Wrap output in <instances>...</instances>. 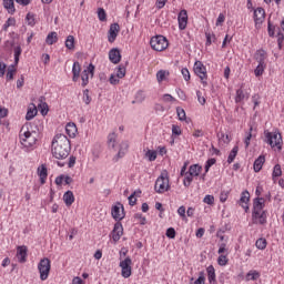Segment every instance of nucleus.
I'll use <instances>...</instances> for the list:
<instances>
[{"label": "nucleus", "mask_w": 284, "mask_h": 284, "mask_svg": "<svg viewBox=\"0 0 284 284\" xmlns=\"http://www.w3.org/2000/svg\"><path fill=\"white\" fill-rule=\"evenodd\" d=\"M70 140L65 134H57L51 144V152L54 159H68L70 156Z\"/></svg>", "instance_id": "f257e3e1"}, {"label": "nucleus", "mask_w": 284, "mask_h": 284, "mask_svg": "<svg viewBox=\"0 0 284 284\" xmlns=\"http://www.w3.org/2000/svg\"><path fill=\"white\" fill-rule=\"evenodd\" d=\"M265 199L271 201L272 193L268 192L265 197H255L253 201L252 220L253 223L258 225H265V223H267V213L263 211L265 207Z\"/></svg>", "instance_id": "f03ea898"}, {"label": "nucleus", "mask_w": 284, "mask_h": 284, "mask_svg": "<svg viewBox=\"0 0 284 284\" xmlns=\"http://www.w3.org/2000/svg\"><path fill=\"white\" fill-rule=\"evenodd\" d=\"M37 136H39V134L37 131L30 130V124L23 125L19 133L20 143L27 150H30V148H34L37 145Z\"/></svg>", "instance_id": "7ed1b4c3"}, {"label": "nucleus", "mask_w": 284, "mask_h": 284, "mask_svg": "<svg viewBox=\"0 0 284 284\" xmlns=\"http://www.w3.org/2000/svg\"><path fill=\"white\" fill-rule=\"evenodd\" d=\"M154 190L158 194H165V192L170 190V178L168 176V172H162L156 179Z\"/></svg>", "instance_id": "20e7f679"}, {"label": "nucleus", "mask_w": 284, "mask_h": 284, "mask_svg": "<svg viewBox=\"0 0 284 284\" xmlns=\"http://www.w3.org/2000/svg\"><path fill=\"white\" fill-rule=\"evenodd\" d=\"M150 45L152 50H155V52H163V50H168L170 43L168 42V38L163 36H155L151 38Z\"/></svg>", "instance_id": "39448f33"}, {"label": "nucleus", "mask_w": 284, "mask_h": 284, "mask_svg": "<svg viewBox=\"0 0 284 284\" xmlns=\"http://www.w3.org/2000/svg\"><path fill=\"white\" fill-rule=\"evenodd\" d=\"M52 267V264L50 262V258L44 257L40 260L38 263V271L40 274V280L48 281V276H50V270Z\"/></svg>", "instance_id": "423d86ee"}, {"label": "nucleus", "mask_w": 284, "mask_h": 284, "mask_svg": "<svg viewBox=\"0 0 284 284\" xmlns=\"http://www.w3.org/2000/svg\"><path fill=\"white\" fill-rule=\"evenodd\" d=\"M193 70L196 77L201 79L203 88H207V68L203 65V62L195 61Z\"/></svg>", "instance_id": "0eeeda50"}, {"label": "nucleus", "mask_w": 284, "mask_h": 284, "mask_svg": "<svg viewBox=\"0 0 284 284\" xmlns=\"http://www.w3.org/2000/svg\"><path fill=\"white\" fill-rule=\"evenodd\" d=\"M120 267L123 278H130L132 276V258L130 256L120 262Z\"/></svg>", "instance_id": "6e6552de"}, {"label": "nucleus", "mask_w": 284, "mask_h": 284, "mask_svg": "<svg viewBox=\"0 0 284 284\" xmlns=\"http://www.w3.org/2000/svg\"><path fill=\"white\" fill-rule=\"evenodd\" d=\"M90 75L91 78L94 77V64L92 63H90L88 68L82 71V88H85V85L90 83Z\"/></svg>", "instance_id": "1a4fd4ad"}, {"label": "nucleus", "mask_w": 284, "mask_h": 284, "mask_svg": "<svg viewBox=\"0 0 284 284\" xmlns=\"http://www.w3.org/2000/svg\"><path fill=\"white\" fill-rule=\"evenodd\" d=\"M111 214L115 221H123V219H125L123 204L121 203L115 204L111 210Z\"/></svg>", "instance_id": "9d476101"}, {"label": "nucleus", "mask_w": 284, "mask_h": 284, "mask_svg": "<svg viewBox=\"0 0 284 284\" xmlns=\"http://www.w3.org/2000/svg\"><path fill=\"white\" fill-rule=\"evenodd\" d=\"M122 236H123V224H121V222H116L111 232V239L113 240L114 243H119Z\"/></svg>", "instance_id": "9b49d317"}, {"label": "nucleus", "mask_w": 284, "mask_h": 284, "mask_svg": "<svg viewBox=\"0 0 284 284\" xmlns=\"http://www.w3.org/2000/svg\"><path fill=\"white\" fill-rule=\"evenodd\" d=\"M266 141L271 145V148H278L281 145L282 139L280 133H266Z\"/></svg>", "instance_id": "f8f14e48"}, {"label": "nucleus", "mask_w": 284, "mask_h": 284, "mask_svg": "<svg viewBox=\"0 0 284 284\" xmlns=\"http://www.w3.org/2000/svg\"><path fill=\"white\" fill-rule=\"evenodd\" d=\"M119 32H121V27L119 23H113L110 26L108 41L109 43H114L116 41V37H119Z\"/></svg>", "instance_id": "ddd939ff"}, {"label": "nucleus", "mask_w": 284, "mask_h": 284, "mask_svg": "<svg viewBox=\"0 0 284 284\" xmlns=\"http://www.w3.org/2000/svg\"><path fill=\"white\" fill-rule=\"evenodd\" d=\"M130 148V144H128L126 141H123L120 143V148L115 156L113 158V163H119L120 159H123L125 154H128V149Z\"/></svg>", "instance_id": "4468645a"}, {"label": "nucleus", "mask_w": 284, "mask_h": 284, "mask_svg": "<svg viewBox=\"0 0 284 284\" xmlns=\"http://www.w3.org/2000/svg\"><path fill=\"white\" fill-rule=\"evenodd\" d=\"M16 256L20 263H26L28 261V246H18Z\"/></svg>", "instance_id": "2eb2a0df"}, {"label": "nucleus", "mask_w": 284, "mask_h": 284, "mask_svg": "<svg viewBox=\"0 0 284 284\" xmlns=\"http://www.w3.org/2000/svg\"><path fill=\"white\" fill-rule=\"evenodd\" d=\"M179 28L185 30L187 28V10L183 9L178 16Z\"/></svg>", "instance_id": "dca6fc26"}, {"label": "nucleus", "mask_w": 284, "mask_h": 284, "mask_svg": "<svg viewBox=\"0 0 284 284\" xmlns=\"http://www.w3.org/2000/svg\"><path fill=\"white\" fill-rule=\"evenodd\" d=\"M265 21V9L257 8L254 10V22L255 26H261Z\"/></svg>", "instance_id": "f3484780"}, {"label": "nucleus", "mask_w": 284, "mask_h": 284, "mask_svg": "<svg viewBox=\"0 0 284 284\" xmlns=\"http://www.w3.org/2000/svg\"><path fill=\"white\" fill-rule=\"evenodd\" d=\"M37 174L40 178L41 185H45V181L48 180V166L42 164L38 168Z\"/></svg>", "instance_id": "a211bd4d"}, {"label": "nucleus", "mask_w": 284, "mask_h": 284, "mask_svg": "<svg viewBox=\"0 0 284 284\" xmlns=\"http://www.w3.org/2000/svg\"><path fill=\"white\" fill-rule=\"evenodd\" d=\"M247 99H250V93L245 92L243 87L236 90L235 103H243V101H247Z\"/></svg>", "instance_id": "6ab92c4d"}, {"label": "nucleus", "mask_w": 284, "mask_h": 284, "mask_svg": "<svg viewBox=\"0 0 284 284\" xmlns=\"http://www.w3.org/2000/svg\"><path fill=\"white\" fill-rule=\"evenodd\" d=\"M109 59L111 61V63H120L121 62V51H119V49H111L109 51Z\"/></svg>", "instance_id": "aec40b11"}, {"label": "nucleus", "mask_w": 284, "mask_h": 284, "mask_svg": "<svg viewBox=\"0 0 284 284\" xmlns=\"http://www.w3.org/2000/svg\"><path fill=\"white\" fill-rule=\"evenodd\" d=\"M72 74V81L77 83V81H79V77H81V63H79V61L73 62Z\"/></svg>", "instance_id": "412c9836"}, {"label": "nucleus", "mask_w": 284, "mask_h": 284, "mask_svg": "<svg viewBox=\"0 0 284 284\" xmlns=\"http://www.w3.org/2000/svg\"><path fill=\"white\" fill-rule=\"evenodd\" d=\"M247 203H250V192L244 191L241 194L240 205H242V207H243V210H245V212H247V210H250V206L247 205Z\"/></svg>", "instance_id": "4be33fe9"}, {"label": "nucleus", "mask_w": 284, "mask_h": 284, "mask_svg": "<svg viewBox=\"0 0 284 284\" xmlns=\"http://www.w3.org/2000/svg\"><path fill=\"white\" fill-rule=\"evenodd\" d=\"M207 272V278L210 284H216V270H214L213 265H210L206 268Z\"/></svg>", "instance_id": "5701e85b"}, {"label": "nucleus", "mask_w": 284, "mask_h": 284, "mask_svg": "<svg viewBox=\"0 0 284 284\" xmlns=\"http://www.w3.org/2000/svg\"><path fill=\"white\" fill-rule=\"evenodd\" d=\"M65 132L68 136H70L71 139H74L77 136V124H74L73 122H69L65 125Z\"/></svg>", "instance_id": "b1692460"}, {"label": "nucleus", "mask_w": 284, "mask_h": 284, "mask_svg": "<svg viewBox=\"0 0 284 284\" xmlns=\"http://www.w3.org/2000/svg\"><path fill=\"white\" fill-rule=\"evenodd\" d=\"M267 59V51L260 49L255 52V60L257 61V63H264L265 64V60Z\"/></svg>", "instance_id": "393cba45"}, {"label": "nucleus", "mask_w": 284, "mask_h": 284, "mask_svg": "<svg viewBox=\"0 0 284 284\" xmlns=\"http://www.w3.org/2000/svg\"><path fill=\"white\" fill-rule=\"evenodd\" d=\"M265 164V155H260L253 164L254 172H258L260 170H263V165Z\"/></svg>", "instance_id": "a878e982"}, {"label": "nucleus", "mask_w": 284, "mask_h": 284, "mask_svg": "<svg viewBox=\"0 0 284 284\" xmlns=\"http://www.w3.org/2000/svg\"><path fill=\"white\" fill-rule=\"evenodd\" d=\"M3 8L9 14H14L17 9L14 8V0H3Z\"/></svg>", "instance_id": "bb28decb"}, {"label": "nucleus", "mask_w": 284, "mask_h": 284, "mask_svg": "<svg viewBox=\"0 0 284 284\" xmlns=\"http://www.w3.org/2000/svg\"><path fill=\"white\" fill-rule=\"evenodd\" d=\"M63 201L68 207L74 203V193L72 191H67L63 194Z\"/></svg>", "instance_id": "cd10ccee"}, {"label": "nucleus", "mask_w": 284, "mask_h": 284, "mask_svg": "<svg viewBox=\"0 0 284 284\" xmlns=\"http://www.w3.org/2000/svg\"><path fill=\"white\" fill-rule=\"evenodd\" d=\"M201 170H203V168L199 164H192L189 169V174L193 175V176H199V174H201Z\"/></svg>", "instance_id": "c85d7f7f"}, {"label": "nucleus", "mask_w": 284, "mask_h": 284, "mask_svg": "<svg viewBox=\"0 0 284 284\" xmlns=\"http://www.w3.org/2000/svg\"><path fill=\"white\" fill-rule=\"evenodd\" d=\"M58 40L59 38H57V32L53 31L47 36L45 43H48V45H54Z\"/></svg>", "instance_id": "c756f323"}, {"label": "nucleus", "mask_w": 284, "mask_h": 284, "mask_svg": "<svg viewBox=\"0 0 284 284\" xmlns=\"http://www.w3.org/2000/svg\"><path fill=\"white\" fill-rule=\"evenodd\" d=\"M22 52H23V49H21V45H17L13 48L14 65H19V59H20Z\"/></svg>", "instance_id": "7c9ffc66"}, {"label": "nucleus", "mask_w": 284, "mask_h": 284, "mask_svg": "<svg viewBox=\"0 0 284 284\" xmlns=\"http://www.w3.org/2000/svg\"><path fill=\"white\" fill-rule=\"evenodd\" d=\"M166 77H170V71H165V70L158 71L156 73L158 83H163Z\"/></svg>", "instance_id": "2f4dec72"}, {"label": "nucleus", "mask_w": 284, "mask_h": 284, "mask_svg": "<svg viewBox=\"0 0 284 284\" xmlns=\"http://www.w3.org/2000/svg\"><path fill=\"white\" fill-rule=\"evenodd\" d=\"M108 145L113 150L116 148V134L114 132L108 135Z\"/></svg>", "instance_id": "473e14b6"}, {"label": "nucleus", "mask_w": 284, "mask_h": 284, "mask_svg": "<svg viewBox=\"0 0 284 284\" xmlns=\"http://www.w3.org/2000/svg\"><path fill=\"white\" fill-rule=\"evenodd\" d=\"M17 65L10 64L7 71V81H12V79H14V72H17L16 69Z\"/></svg>", "instance_id": "72a5a7b5"}, {"label": "nucleus", "mask_w": 284, "mask_h": 284, "mask_svg": "<svg viewBox=\"0 0 284 284\" xmlns=\"http://www.w3.org/2000/svg\"><path fill=\"white\" fill-rule=\"evenodd\" d=\"M192 181H194V175H191V173L186 172L183 180L184 187H190V185H192Z\"/></svg>", "instance_id": "f704fd0d"}, {"label": "nucleus", "mask_w": 284, "mask_h": 284, "mask_svg": "<svg viewBox=\"0 0 284 284\" xmlns=\"http://www.w3.org/2000/svg\"><path fill=\"white\" fill-rule=\"evenodd\" d=\"M236 154H239V146H234L227 158V163H234V160L236 159Z\"/></svg>", "instance_id": "c9c22d12"}, {"label": "nucleus", "mask_w": 284, "mask_h": 284, "mask_svg": "<svg viewBox=\"0 0 284 284\" xmlns=\"http://www.w3.org/2000/svg\"><path fill=\"white\" fill-rule=\"evenodd\" d=\"M12 26H17V19L14 18H9L4 24L2 26V30L4 32H8V28L12 27Z\"/></svg>", "instance_id": "e433bc0d"}, {"label": "nucleus", "mask_w": 284, "mask_h": 284, "mask_svg": "<svg viewBox=\"0 0 284 284\" xmlns=\"http://www.w3.org/2000/svg\"><path fill=\"white\" fill-rule=\"evenodd\" d=\"M125 65L120 64L115 70V75L118 79H123V77H125Z\"/></svg>", "instance_id": "4c0bfd02"}, {"label": "nucleus", "mask_w": 284, "mask_h": 284, "mask_svg": "<svg viewBox=\"0 0 284 284\" xmlns=\"http://www.w3.org/2000/svg\"><path fill=\"white\" fill-rule=\"evenodd\" d=\"M260 277H261V273H258L257 271H250L246 274V281H256Z\"/></svg>", "instance_id": "58836bf2"}, {"label": "nucleus", "mask_w": 284, "mask_h": 284, "mask_svg": "<svg viewBox=\"0 0 284 284\" xmlns=\"http://www.w3.org/2000/svg\"><path fill=\"white\" fill-rule=\"evenodd\" d=\"M37 106L30 108L27 112L26 120L32 121L37 116Z\"/></svg>", "instance_id": "ea45409f"}, {"label": "nucleus", "mask_w": 284, "mask_h": 284, "mask_svg": "<svg viewBox=\"0 0 284 284\" xmlns=\"http://www.w3.org/2000/svg\"><path fill=\"white\" fill-rule=\"evenodd\" d=\"M26 21L31 28H34V26H37V20L33 13H27Z\"/></svg>", "instance_id": "a19ab883"}, {"label": "nucleus", "mask_w": 284, "mask_h": 284, "mask_svg": "<svg viewBox=\"0 0 284 284\" xmlns=\"http://www.w3.org/2000/svg\"><path fill=\"white\" fill-rule=\"evenodd\" d=\"M282 174L283 170L281 169V164H275L272 173L273 179H278V176H282Z\"/></svg>", "instance_id": "79ce46f5"}, {"label": "nucleus", "mask_w": 284, "mask_h": 284, "mask_svg": "<svg viewBox=\"0 0 284 284\" xmlns=\"http://www.w3.org/2000/svg\"><path fill=\"white\" fill-rule=\"evenodd\" d=\"M255 246L257 247V250H265V247H267V240L261 237L255 242Z\"/></svg>", "instance_id": "37998d69"}, {"label": "nucleus", "mask_w": 284, "mask_h": 284, "mask_svg": "<svg viewBox=\"0 0 284 284\" xmlns=\"http://www.w3.org/2000/svg\"><path fill=\"white\" fill-rule=\"evenodd\" d=\"M65 48H68V50H74V36H68L65 40Z\"/></svg>", "instance_id": "c03bdc74"}, {"label": "nucleus", "mask_w": 284, "mask_h": 284, "mask_svg": "<svg viewBox=\"0 0 284 284\" xmlns=\"http://www.w3.org/2000/svg\"><path fill=\"white\" fill-rule=\"evenodd\" d=\"M82 101L85 103V105H90V103L92 102V98L90 97V90H83Z\"/></svg>", "instance_id": "a18cd8bd"}, {"label": "nucleus", "mask_w": 284, "mask_h": 284, "mask_svg": "<svg viewBox=\"0 0 284 284\" xmlns=\"http://www.w3.org/2000/svg\"><path fill=\"white\" fill-rule=\"evenodd\" d=\"M265 72V64L258 63L256 69L254 70L255 77H262V74Z\"/></svg>", "instance_id": "49530a36"}, {"label": "nucleus", "mask_w": 284, "mask_h": 284, "mask_svg": "<svg viewBox=\"0 0 284 284\" xmlns=\"http://www.w3.org/2000/svg\"><path fill=\"white\" fill-rule=\"evenodd\" d=\"M176 114H178L180 121H185V119H187V116L185 114V110L181 106L176 108Z\"/></svg>", "instance_id": "de8ad7c7"}, {"label": "nucleus", "mask_w": 284, "mask_h": 284, "mask_svg": "<svg viewBox=\"0 0 284 284\" xmlns=\"http://www.w3.org/2000/svg\"><path fill=\"white\" fill-rule=\"evenodd\" d=\"M98 18H99V21L108 20V13H105V9H103V8L98 9Z\"/></svg>", "instance_id": "09e8293b"}, {"label": "nucleus", "mask_w": 284, "mask_h": 284, "mask_svg": "<svg viewBox=\"0 0 284 284\" xmlns=\"http://www.w3.org/2000/svg\"><path fill=\"white\" fill-rule=\"evenodd\" d=\"M216 163V159L211 158L206 161L204 170H205V174H207L210 172V168H212V165H214Z\"/></svg>", "instance_id": "8fccbe9b"}, {"label": "nucleus", "mask_w": 284, "mask_h": 284, "mask_svg": "<svg viewBox=\"0 0 284 284\" xmlns=\"http://www.w3.org/2000/svg\"><path fill=\"white\" fill-rule=\"evenodd\" d=\"M38 108L40 109V112L42 114V116H45V114H48L49 109H48V103L45 102H41Z\"/></svg>", "instance_id": "3c124183"}, {"label": "nucleus", "mask_w": 284, "mask_h": 284, "mask_svg": "<svg viewBox=\"0 0 284 284\" xmlns=\"http://www.w3.org/2000/svg\"><path fill=\"white\" fill-rule=\"evenodd\" d=\"M145 156H146V159H149L150 162L156 161V151H154V150H149V151L145 153Z\"/></svg>", "instance_id": "603ef678"}, {"label": "nucleus", "mask_w": 284, "mask_h": 284, "mask_svg": "<svg viewBox=\"0 0 284 284\" xmlns=\"http://www.w3.org/2000/svg\"><path fill=\"white\" fill-rule=\"evenodd\" d=\"M120 78H118L116 77V73H112L111 75H110V78H109V83L111 84V85H119V83H120V80H119Z\"/></svg>", "instance_id": "864d4df0"}, {"label": "nucleus", "mask_w": 284, "mask_h": 284, "mask_svg": "<svg viewBox=\"0 0 284 284\" xmlns=\"http://www.w3.org/2000/svg\"><path fill=\"white\" fill-rule=\"evenodd\" d=\"M216 41V36L214 33H206V45H212Z\"/></svg>", "instance_id": "5fc2aeb1"}, {"label": "nucleus", "mask_w": 284, "mask_h": 284, "mask_svg": "<svg viewBox=\"0 0 284 284\" xmlns=\"http://www.w3.org/2000/svg\"><path fill=\"white\" fill-rule=\"evenodd\" d=\"M217 264L221 265L222 267L227 265V255H220L217 257Z\"/></svg>", "instance_id": "6e6d98bb"}, {"label": "nucleus", "mask_w": 284, "mask_h": 284, "mask_svg": "<svg viewBox=\"0 0 284 284\" xmlns=\"http://www.w3.org/2000/svg\"><path fill=\"white\" fill-rule=\"evenodd\" d=\"M252 102L254 103L253 110H256L257 105H261V97L258 94H254L252 97Z\"/></svg>", "instance_id": "4d7b16f0"}, {"label": "nucleus", "mask_w": 284, "mask_h": 284, "mask_svg": "<svg viewBox=\"0 0 284 284\" xmlns=\"http://www.w3.org/2000/svg\"><path fill=\"white\" fill-rule=\"evenodd\" d=\"M203 203H206V205H214V196L205 195L203 199Z\"/></svg>", "instance_id": "13d9d810"}, {"label": "nucleus", "mask_w": 284, "mask_h": 284, "mask_svg": "<svg viewBox=\"0 0 284 284\" xmlns=\"http://www.w3.org/2000/svg\"><path fill=\"white\" fill-rule=\"evenodd\" d=\"M166 236H168V239H175L176 237V231L174 230V227H169L166 230Z\"/></svg>", "instance_id": "bf43d9fd"}, {"label": "nucleus", "mask_w": 284, "mask_h": 284, "mask_svg": "<svg viewBox=\"0 0 284 284\" xmlns=\"http://www.w3.org/2000/svg\"><path fill=\"white\" fill-rule=\"evenodd\" d=\"M172 134H174L175 136H181V134H182L181 126L173 124L172 125Z\"/></svg>", "instance_id": "052dcab7"}, {"label": "nucleus", "mask_w": 284, "mask_h": 284, "mask_svg": "<svg viewBox=\"0 0 284 284\" xmlns=\"http://www.w3.org/2000/svg\"><path fill=\"white\" fill-rule=\"evenodd\" d=\"M181 72H182V77H183L184 81H190V79H191L190 70H187V68H183L181 70Z\"/></svg>", "instance_id": "680f3d73"}, {"label": "nucleus", "mask_w": 284, "mask_h": 284, "mask_svg": "<svg viewBox=\"0 0 284 284\" xmlns=\"http://www.w3.org/2000/svg\"><path fill=\"white\" fill-rule=\"evenodd\" d=\"M194 284H205V274L203 272L200 273V276L194 281Z\"/></svg>", "instance_id": "e2e57ef3"}, {"label": "nucleus", "mask_w": 284, "mask_h": 284, "mask_svg": "<svg viewBox=\"0 0 284 284\" xmlns=\"http://www.w3.org/2000/svg\"><path fill=\"white\" fill-rule=\"evenodd\" d=\"M227 196H230V192L227 191H222L220 194V201L221 203H225V201H227Z\"/></svg>", "instance_id": "0e129e2a"}, {"label": "nucleus", "mask_w": 284, "mask_h": 284, "mask_svg": "<svg viewBox=\"0 0 284 284\" xmlns=\"http://www.w3.org/2000/svg\"><path fill=\"white\" fill-rule=\"evenodd\" d=\"M274 30H275V27L271 21H268V24H267L268 37H274Z\"/></svg>", "instance_id": "69168bd1"}, {"label": "nucleus", "mask_w": 284, "mask_h": 284, "mask_svg": "<svg viewBox=\"0 0 284 284\" xmlns=\"http://www.w3.org/2000/svg\"><path fill=\"white\" fill-rule=\"evenodd\" d=\"M197 101L201 105H205V97L202 95L201 91H196Z\"/></svg>", "instance_id": "338daca9"}, {"label": "nucleus", "mask_w": 284, "mask_h": 284, "mask_svg": "<svg viewBox=\"0 0 284 284\" xmlns=\"http://www.w3.org/2000/svg\"><path fill=\"white\" fill-rule=\"evenodd\" d=\"M220 141H222L223 143H230V135L221 133Z\"/></svg>", "instance_id": "774afa93"}]
</instances>
